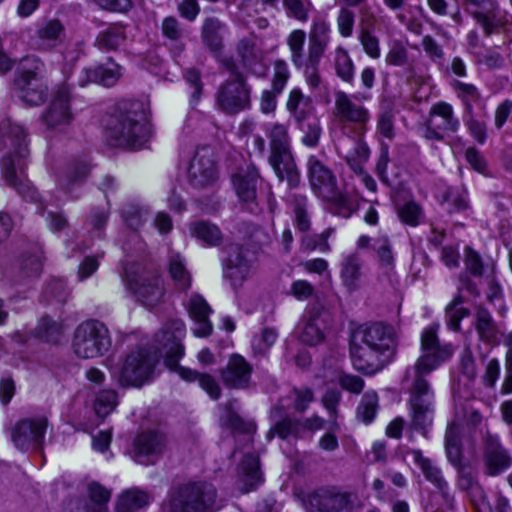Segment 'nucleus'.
I'll use <instances>...</instances> for the list:
<instances>
[{"mask_svg":"<svg viewBox=\"0 0 512 512\" xmlns=\"http://www.w3.org/2000/svg\"><path fill=\"white\" fill-rule=\"evenodd\" d=\"M438 329L439 324L424 329L421 335L422 355L413 366L407 368L404 376V381L411 382L408 400L411 426L423 433L432 425L434 414V392L426 376L448 360L453 352L450 345L439 343Z\"/></svg>","mask_w":512,"mask_h":512,"instance_id":"1","label":"nucleus"},{"mask_svg":"<svg viewBox=\"0 0 512 512\" xmlns=\"http://www.w3.org/2000/svg\"><path fill=\"white\" fill-rule=\"evenodd\" d=\"M333 115L343 136L336 142L338 154L355 173H362L370 149L363 137L368 129L371 114L357 96L342 90L334 92Z\"/></svg>","mask_w":512,"mask_h":512,"instance_id":"2","label":"nucleus"},{"mask_svg":"<svg viewBox=\"0 0 512 512\" xmlns=\"http://www.w3.org/2000/svg\"><path fill=\"white\" fill-rule=\"evenodd\" d=\"M397 334L393 326L376 322L355 328L350 337L353 367L366 375L384 369L397 351Z\"/></svg>","mask_w":512,"mask_h":512,"instance_id":"3","label":"nucleus"},{"mask_svg":"<svg viewBox=\"0 0 512 512\" xmlns=\"http://www.w3.org/2000/svg\"><path fill=\"white\" fill-rule=\"evenodd\" d=\"M151 137V128L145 119L142 103L121 101L106 123V138L110 145L129 150H140Z\"/></svg>","mask_w":512,"mask_h":512,"instance_id":"4","label":"nucleus"},{"mask_svg":"<svg viewBox=\"0 0 512 512\" xmlns=\"http://www.w3.org/2000/svg\"><path fill=\"white\" fill-rule=\"evenodd\" d=\"M9 138L14 146V152L5 155L1 161L2 178L6 185L13 188L25 201L35 202L38 200V192L25 175L29 150L24 127L12 124L9 128Z\"/></svg>","mask_w":512,"mask_h":512,"instance_id":"5","label":"nucleus"},{"mask_svg":"<svg viewBox=\"0 0 512 512\" xmlns=\"http://www.w3.org/2000/svg\"><path fill=\"white\" fill-rule=\"evenodd\" d=\"M217 491L204 481H194L171 488L158 512H215Z\"/></svg>","mask_w":512,"mask_h":512,"instance_id":"6","label":"nucleus"},{"mask_svg":"<svg viewBox=\"0 0 512 512\" xmlns=\"http://www.w3.org/2000/svg\"><path fill=\"white\" fill-rule=\"evenodd\" d=\"M308 177L313 192L320 198L331 203L330 210L342 218H349L356 210L354 202L341 193L333 172L316 156L308 159Z\"/></svg>","mask_w":512,"mask_h":512,"instance_id":"7","label":"nucleus"},{"mask_svg":"<svg viewBox=\"0 0 512 512\" xmlns=\"http://www.w3.org/2000/svg\"><path fill=\"white\" fill-rule=\"evenodd\" d=\"M221 66L231 75L218 88L216 92V105L230 115L237 114L250 107L251 86L247 83L245 75L231 56L219 58Z\"/></svg>","mask_w":512,"mask_h":512,"instance_id":"8","label":"nucleus"},{"mask_svg":"<svg viewBox=\"0 0 512 512\" xmlns=\"http://www.w3.org/2000/svg\"><path fill=\"white\" fill-rule=\"evenodd\" d=\"M111 336L106 325L98 320H87L77 326L72 348L82 359L103 356L111 347Z\"/></svg>","mask_w":512,"mask_h":512,"instance_id":"9","label":"nucleus"},{"mask_svg":"<svg viewBox=\"0 0 512 512\" xmlns=\"http://www.w3.org/2000/svg\"><path fill=\"white\" fill-rule=\"evenodd\" d=\"M157 363L145 348L130 352L121 364L112 370V376L122 387H141L150 380Z\"/></svg>","mask_w":512,"mask_h":512,"instance_id":"10","label":"nucleus"},{"mask_svg":"<svg viewBox=\"0 0 512 512\" xmlns=\"http://www.w3.org/2000/svg\"><path fill=\"white\" fill-rule=\"evenodd\" d=\"M331 40V28L323 19L312 21L308 34L306 82L311 88L321 84L319 66Z\"/></svg>","mask_w":512,"mask_h":512,"instance_id":"11","label":"nucleus"},{"mask_svg":"<svg viewBox=\"0 0 512 512\" xmlns=\"http://www.w3.org/2000/svg\"><path fill=\"white\" fill-rule=\"evenodd\" d=\"M125 278L130 290L143 305H157L165 294L164 280L153 270L127 268Z\"/></svg>","mask_w":512,"mask_h":512,"instance_id":"12","label":"nucleus"},{"mask_svg":"<svg viewBox=\"0 0 512 512\" xmlns=\"http://www.w3.org/2000/svg\"><path fill=\"white\" fill-rule=\"evenodd\" d=\"M460 129V120L453 106L445 101L434 103L424 122L423 137L428 141H443L446 135L455 134Z\"/></svg>","mask_w":512,"mask_h":512,"instance_id":"13","label":"nucleus"},{"mask_svg":"<svg viewBox=\"0 0 512 512\" xmlns=\"http://www.w3.org/2000/svg\"><path fill=\"white\" fill-rule=\"evenodd\" d=\"M311 512L353 511L361 507L356 493L342 491L337 487L320 488L308 497Z\"/></svg>","mask_w":512,"mask_h":512,"instance_id":"14","label":"nucleus"},{"mask_svg":"<svg viewBox=\"0 0 512 512\" xmlns=\"http://www.w3.org/2000/svg\"><path fill=\"white\" fill-rule=\"evenodd\" d=\"M483 472L489 477H497L512 467V453L503 445L500 437L487 431L482 436Z\"/></svg>","mask_w":512,"mask_h":512,"instance_id":"15","label":"nucleus"},{"mask_svg":"<svg viewBox=\"0 0 512 512\" xmlns=\"http://www.w3.org/2000/svg\"><path fill=\"white\" fill-rule=\"evenodd\" d=\"M185 324L180 319H172L164 324L156 334V342L159 351L165 356V364L169 368H175L179 359L184 355L182 340L185 336Z\"/></svg>","mask_w":512,"mask_h":512,"instance_id":"16","label":"nucleus"},{"mask_svg":"<svg viewBox=\"0 0 512 512\" xmlns=\"http://www.w3.org/2000/svg\"><path fill=\"white\" fill-rule=\"evenodd\" d=\"M47 425L46 417L20 419L11 429L14 446L21 451L42 448Z\"/></svg>","mask_w":512,"mask_h":512,"instance_id":"17","label":"nucleus"},{"mask_svg":"<svg viewBox=\"0 0 512 512\" xmlns=\"http://www.w3.org/2000/svg\"><path fill=\"white\" fill-rule=\"evenodd\" d=\"M72 94L68 85H61L55 91L53 98L42 115V121L49 129H62L73 121L70 108Z\"/></svg>","mask_w":512,"mask_h":512,"instance_id":"18","label":"nucleus"},{"mask_svg":"<svg viewBox=\"0 0 512 512\" xmlns=\"http://www.w3.org/2000/svg\"><path fill=\"white\" fill-rule=\"evenodd\" d=\"M217 177L214 154L210 147L198 148L190 161L188 181L195 188L211 185Z\"/></svg>","mask_w":512,"mask_h":512,"instance_id":"19","label":"nucleus"},{"mask_svg":"<svg viewBox=\"0 0 512 512\" xmlns=\"http://www.w3.org/2000/svg\"><path fill=\"white\" fill-rule=\"evenodd\" d=\"M166 448V436L158 430L140 432L133 442V457L136 462L154 464Z\"/></svg>","mask_w":512,"mask_h":512,"instance_id":"20","label":"nucleus"},{"mask_svg":"<svg viewBox=\"0 0 512 512\" xmlns=\"http://www.w3.org/2000/svg\"><path fill=\"white\" fill-rule=\"evenodd\" d=\"M329 318V313L321 307L309 309L299 325L300 341L311 346L323 342L329 326Z\"/></svg>","mask_w":512,"mask_h":512,"instance_id":"21","label":"nucleus"},{"mask_svg":"<svg viewBox=\"0 0 512 512\" xmlns=\"http://www.w3.org/2000/svg\"><path fill=\"white\" fill-rule=\"evenodd\" d=\"M252 373V365L243 356L233 354L221 369L220 378L225 387L244 390L250 387Z\"/></svg>","mask_w":512,"mask_h":512,"instance_id":"22","label":"nucleus"},{"mask_svg":"<svg viewBox=\"0 0 512 512\" xmlns=\"http://www.w3.org/2000/svg\"><path fill=\"white\" fill-rule=\"evenodd\" d=\"M252 274V262L246 257L243 248L231 245L224 267V277L230 281L233 290L240 289Z\"/></svg>","mask_w":512,"mask_h":512,"instance_id":"23","label":"nucleus"},{"mask_svg":"<svg viewBox=\"0 0 512 512\" xmlns=\"http://www.w3.org/2000/svg\"><path fill=\"white\" fill-rule=\"evenodd\" d=\"M462 4L465 10L483 28L486 35L492 34L495 28L500 25L497 0H462Z\"/></svg>","mask_w":512,"mask_h":512,"instance_id":"24","label":"nucleus"},{"mask_svg":"<svg viewBox=\"0 0 512 512\" xmlns=\"http://www.w3.org/2000/svg\"><path fill=\"white\" fill-rule=\"evenodd\" d=\"M262 181L257 167L248 164L232 176V183L239 200L246 204H254L257 198V185Z\"/></svg>","mask_w":512,"mask_h":512,"instance_id":"25","label":"nucleus"},{"mask_svg":"<svg viewBox=\"0 0 512 512\" xmlns=\"http://www.w3.org/2000/svg\"><path fill=\"white\" fill-rule=\"evenodd\" d=\"M237 54L240 58L242 67L248 74L255 75L257 77L265 76L267 66L264 64L261 51L253 39H241L237 44Z\"/></svg>","mask_w":512,"mask_h":512,"instance_id":"26","label":"nucleus"},{"mask_svg":"<svg viewBox=\"0 0 512 512\" xmlns=\"http://www.w3.org/2000/svg\"><path fill=\"white\" fill-rule=\"evenodd\" d=\"M268 162L280 181H286L290 188L300 184V173L292 152L269 155Z\"/></svg>","mask_w":512,"mask_h":512,"instance_id":"27","label":"nucleus"},{"mask_svg":"<svg viewBox=\"0 0 512 512\" xmlns=\"http://www.w3.org/2000/svg\"><path fill=\"white\" fill-rule=\"evenodd\" d=\"M187 310L197 324L194 334L198 337L209 336L213 328L208 316L212 310L206 300L199 294H193L189 299Z\"/></svg>","mask_w":512,"mask_h":512,"instance_id":"28","label":"nucleus"},{"mask_svg":"<svg viewBox=\"0 0 512 512\" xmlns=\"http://www.w3.org/2000/svg\"><path fill=\"white\" fill-rule=\"evenodd\" d=\"M473 325L481 342L492 346L499 344L498 326L487 309L481 306L476 308Z\"/></svg>","mask_w":512,"mask_h":512,"instance_id":"29","label":"nucleus"},{"mask_svg":"<svg viewBox=\"0 0 512 512\" xmlns=\"http://www.w3.org/2000/svg\"><path fill=\"white\" fill-rule=\"evenodd\" d=\"M451 87L463 106V116L475 113V107L485 109V101L479 89L470 83L454 80Z\"/></svg>","mask_w":512,"mask_h":512,"instance_id":"30","label":"nucleus"},{"mask_svg":"<svg viewBox=\"0 0 512 512\" xmlns=\"http://www.w3.org/2000/svg\"><path fill=\"white\" fill-rule=\"evenodd\" d=\"M15 84L19 91V97L23 102L31 106H38L45 102L48 95L46 80L35 81L16 79Z\"/></svg>","mask_w":512,"mask_h":512,"instance_id":"31","label":"nucleus"},{"mask_svg":"<svg viewBox=\"0 0 512 512\" xmlns=\"http://www.w3.org/2000/svg\"><path fill=\"white\" fill-rule=\"evenodd\" d=\"M36 35L39 48L51 50L62 43L65 27L60 20L50 19L38 28Z\"/></svg>","mask_w":512,"mask_h":512,"instance_id":"32","label":"nucleus"},{"mask_svg":"<svg viewBox=\"0 0 512 512\" xmlns=\"http://www.w3.org/2000/svg\"><path fill=\"white\" fill-rule=\"evenodd\" d=\"M286 108L297 124L304 122L314 111L311 97L305 95L299 88L290 91Z\"/></svg>","mask_w":512,"mask_h":512,"instance_id":"33","label":"nucleus"},{"mask_svg":"<svg viewBox=\"0 0 512 512\" xmlns=\"http://www.w3.org/2000/svg\"><path fill=\"white\" fill-rule=\"evenodd\" d=\"M362 265V259L355 253L348 255L341 264L340 277L349 292H354L361 286Z\"/></svg>","mask_w":512,"mask_h":512,"instance_id":"34","label":"nucleus"},{"mask_svg":"<svg viewBox=\"0 0 512 512\" xmlns=\"http://www.w3.org/2000/svg\"><path fill=\"white\" fill-rule=\"evenodd\" d=\"M414 463L421 469L426 480L431 482L444 496L448 493V483L444 479L441 470L433 465L430 459L423 456L420 450L409 452Z\"/></svg>","mask_w":512,"mask_h":512,"instance_id":"35","label":"nucleus"},{"mask_svg":"<svg viewBox=\"0 0 512 512\" xmlns=\"http://www.w3.org/2000/svg\"><path fill=\"white\" fill-rule=\"evenodd\" d=\"M225 25L215 17L206 18L201 28V38L204 45L214 54H219L223 48V33Z\"/></svg>","mask_w":512,"mask_h":512,"instance_id":"36","label":"nucleus"},{"mask_svg":"<svg viewBox=\"0 0 512 512\" xmlns=\"http://www.w3.org/2000/svg\"><path fill=\"white\" fill-rule=\"evenodd\" d=\"M445 451L448 461L454 467H460L463 459L461 426L456 421L448 424L445 432Z\"/></svg>","mask_w":512,"mask_h":512,"instance_id":"37","label":"nucleus"},{"mask_svg":"<svg viewBox=\"0 0 512 512\" xmlns=\"http://www.w3.org/2000/svg\"><path fill=\"white\" fill-rule=\"evenodd\" d=\"M372 241V249L376 253L379 267L383 274L390 279L395 269V257L391 241L386 235L378 236Z\"/></svg>","mask_w":512,"mask_h":512,"instance_id":"38","label":"nucleus"},{"mask_svg":"<svg viewBox=\"0 0 512 512\" xmlns=\"http://www.w3.org/2000/svg\"><path fill=\"white\" fill-rule=\"evenodd\" d=\"M168 272L178 291L186 292L191 287L192 276L186 268L184 258L179 253L170 254Z\"/></svg>","mask_w":512,"mask_h":512,"instance_id":"39","label":"nucleus"},{"mask_svg":"<svg viewBox=\"0 0 512 512\" xmlns=\"http://www.w3.org/2000/svg\"><path fill=\"white\" fill-rule=\"evenodd\" d=\"M265 133L269 140V155L292 152L291 140L286 125L280 123L266 125Z\"/></svg>","mask_w":512,"mask_h":512,"instance_id":"40","label":"nucleus"},{"mask_svg":"<svg viewBox=\"0 0 512 512\" xmlns=\"http://www.w3.org/2000/svg\"><path fill=\"white\" fill-rule=\"evenodd\" d=\"M152 500L149 492L137 487L127 489L121 493L116 505V512H133L147 506Z\"/></svg>","mask_w":512,"mask_h":512,"instance_id":"41","label":"nucleus"},{"mask_svg":"<svg viewBox=\"0 0 512 512\" xmlns=\"http://www.w3.org/2000/svg\"><path fill=\"white\" fill-rule=\"evenodd\" d=\"M179 376L187 382H198L200 387L206 391L210 398L217 400L221 396V388L216 379L206 373H200L185 367L178 368Z\"/></svg>","mask_w":512,"mask_h":512,"instance_id":"42","label":"nucleus"},{"mask_svg":"<svg viewBox=\"0 0 512 512\" xmlns=\"http://www.w3.org/2000/svg\"><path fill=\"white\" fill-rule=\"evenodd\" d=\"M271 418L275 422L267 433L270 440L275 435L281 439H286L297 430V422L286 415L282 406H275L271 409Z\"/></svg>","mask_w":512,"mask_h":512,"instance_id":"43","label":"nucleus"},{"mask_svg":"<svg viewBox=\"0 0 512 512\" xmlns=\"http://www.w3.org/2000/svg\"><path fill=\"white\" fill-rule=\"evenodd\" d=\"M190 234L208 246H219L223 241L220 228L205 220L195 221L189 225Z\"/></svg>","mask_w":512,"mask_h":512,"instance_id":"44","label":"nucleus"},{"mask_svg":"<svg viewBox=\"0 0 512 512\" xmlns=\"http://www.w3.org/2000/svg\"><path fill=\"white\" fill-rule=\"evenodd\" d=\"M89 171L90 167L86 161H73L59 177L58 184L62 190L70 192L73 186L82 183L86 179Z\"/></svg>","mask_w":512,"mask_h":512,"instance_id":"45","label":"nucleus"},{"mask_svg":"<svg viewBox=\"0 0 512 512\" xmlns=\"http://www.w3.org/2000/svg\"><path fill=\"white\" fill-rule=\"evenodd\" d=\"M85 79H80V85L94 82L103 86L110 87L116 83L120 77V67L113 64L112 67L98 66L94 69L84 70Z\"/></svg>","mask_w":512,"mask_h":512,"instance_id":"46","label":"nucleus"},{"mask_svg":"<svg viewBox=\"0 0 512 512\" xmlns=\"http://www.w3.org/2000/svg\"><path fill=\"white\" fill-rule=\"evenodd\" d=\"M306 33L301 29L293 30L287 37V45L291 54V62L293 65L303 70L306 78L307 57H304V44Z\"/></svg>","mask_w":512,"mask_h":512,"instance_id":"47","label":"nucleus"},{"mask_svg":"<svg viewBox=\"0 0 512 512\" xmlns=\"http://www.w3.org/2000/svg\"><path fill=\"white\" fill-rule=\"evenodd\" d=\"M240 474L245 485L243 492L253 490L262 481L258 456L245 455L240 464Z\"/></svg>","mask_w":512,"mask_h":512,"instance_id":"48","label":"nucleus"},{"mask_svg":"<svg viewBox=\"0 0 512 512\" xmlns=\"http://www.w3.org/2000/svg\"><path fill=\"white\" fill-rule=\"evenodd\" d=\"M126 40L125 29L121 25H112L101 31L96 38V46L105 51L117 50Z\"/></svg>","mask_w":512,"mask_h":512,"instance_id":"49","label":"nucleus"},{"mask_svg":"<svg viewBox=\"0 0 512 512\" xmlns=\"http://www.w3.org/2000/svg\"><path fill=\"white\" fill-rule=\"evenodd\" d=\"M373 21L370 17L362 16L359 41L365 53L372 59H378L381 55L379 39L371 31Z\"/></svg>","mask_w":512,"mask_h":512,"instance_id":"50","label":"nucleus"},{"mask_svg":"<svg viewBox=\"0 0 512 512\" xmlns=\"http://www.w3.org/2000/svg\"><path fill=\"white\" fill-rule=\"evenodd\" d=\"M90 502L86 505V512H108L107 503L110 500L111 492L98 482H91L88 485Z\"/></svg>","mask_w":512,"mask_h":512,"instance_id":"51","label":"nucleus"},{"mask_svg":"<svg viewBox=\"0 0 512 512\" xmlns=\"http://www.w3.org/2000/svg\"><path fill=\"white\" fill-rule=\"evenodd\" d=\"M334 67L336 75L344 82L352 84L354 81V63L346 49L341 45L335 49Z\"/></svg>","mask_w":512,"mask_h":512,"instance_id":"52","label":"nucleus"},{"mask_svg":"<svg viewBox=\"0 0 512 512\" xmlns=\"http://www.w3.org/2000/svg\"><path fill=\"white\" fill-rule=\"evenodd\" d=\"M333 228H327L322 233L305 235L301 239V250L305 252H311L318 250L322 253H327L331 250L328 243L329 237L333 234Z\"/></svg>","mask_w":512,"mask_h":512,"instance_id":"53","label":"nucleus"},{"mask_svg":"<svg viewBox=\"0 0 512 512\" xmlns=\"http://www.w3.org/2000/svg\"><path fill=\"white\" fill-rule=\"evenodd\" d=\"M298 126L302 132V144L309 148H316L320 143L323 132L320 121L314 118L307 122L304 121L298 124Z\"/></svg>","mask_w":512,"mask_h":512,"instance_id":"54","label":"nucleus"},{"mask_svg":"<svg viewBox=\"0 0 512 512\" xmlns=\"http://www.w3.org/2000/svg\"><path fill=\"white\" fill-rule=\"evenodd\" d=\"M23 70L17 79L41 81L45 79V64L37 56H27L23 58Z\"/></svg>","mask_w":512,"mask_h":512,"instance_id":"55","label":"nucleus"},{"mask_svg":"<svg viewBox=\"0 0 512 512\" xmlns=\"http://www.w3.org/2000/svg\"><path fill=\"white\" fill-rule=\"evenodd\" d=\"M464 264L466 270L474 277H487L490 272L480 254L469 246L464 249Z\"/></svg>","mask_w":512,"mask_h":512,"instance_id":"56","label":"nucleus"},{"mask_svg":"<svg viewBox=\"0 0 512 512\" xmlns=\"http://www.w3.org/2000/svg\"><path fill=\"white\" fill-rule=\"evenodd\" d=\"M295 214V226L301 232H306L311 227L310 216L307 212V197L301 194L292 196Z\"/></svg>","mask_w":512,"mask_h":512,"instance_id":"57","label":"nucleus"},{"mask_svg":"<svg viewBox=\"0 0 512 512\" xmlns=\"http://www.w3.org/2000/svg\"><path fill=\"white\" fill-rule=\"evenodd\" d=\"M378 408V395L375 391H367L361 398L357 407V417L365 423L375 418Z\"/></svg>","mask_w":512,"mask_h":512,"instance_id":"58","label":"nucleus"},{"mask_svg":"<svg viewBox=\"0 0 512 512\" xmlns=\"http://www.w3.org/2000/svg\"><path fill=\"white\" fill-rule=\"evenodd\" d=\"M283 6L289 17H293L301 22H306L312 3L310 0H283Z\"/></svg>","mask_w":512,"mask_h":512,"instance_id":"59","label":"nucleus"},{"mask_svg":"<svg viewBox=\"0 0 512 512\" xmlns=\"http://www.w3.org/2000/svg\"><path fill=\"white\" fill-rule=\"evenodd\" d=\"M236 404V400L229 401L226 404L227 417L225 424L227 427L235 432L250 434L254 431L252 423L245 422L239 415L233 412V406Z\"/></svg>","mask_w":512,"mask_h":512,"instance_id":"60","label":"nucleus"},{"mask_svg":"<svg viewBox=\"0 0 512 512\" xmlns=\"http://www.w3.org/2000/svg\"><path fill=\"white\" fill-rule=\"evenodd\" d=\"M61 334V327L51 318L42 317L37 326V335L47 342L56 343Z\"/></svg>","mask_w":512,"mask_h":512,"instance_id":"61","label":"nucleus"},{"mask_svg":"<svg viewBox=\"0 0 512 512\" xmlns=\"http://www.w3.org/2000/svg\"><path fill=\"white\" fill-rule=\"evenodd\" d=\"M123 210V217L127 225L137 230L147 219L148 211L138 204H127Z\"/></svg>","mask_w":512,"mask_h":512,"instance_id":"62","label":"nucleus"},{"mask_svg":"<svg viewBox=\"0 0 512 512\" xmlns=\"http://www.w3.org/2000/svg\"><path fill=\"white\" fill-rule=\"evenodd\" d=\"M117 393L113 390H103L99 392L95 401V411L99 416H106L117 405Z\"/></svg>","mask_w":512,"mask_h":512,"instance_id":"63","label":"nucleus"},{"mask_svg":"<svg viewBox=\"0 0 512 512\" xmlns=\"http://www.w3.org/2000/svg\"><path fill=\"white\" fill-rule=\"evenodd\" d=\"M336 24L338 32L343 38L352 36L355 24L354 11L347 7H342L337 15Z\"/></svg>","mask_w":512,"mask_h":512,"instance_id":"64","label":"nucleus"}]
</instances>
